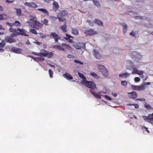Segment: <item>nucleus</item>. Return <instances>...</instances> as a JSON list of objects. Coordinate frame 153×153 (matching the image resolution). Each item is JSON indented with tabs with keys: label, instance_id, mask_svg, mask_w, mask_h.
Wrapping results in <instances>:
<instances>
[{
	"label": "nucleus",
	"instance_id": "2eb2a0df",
	"mask_svg": "<svg viewBox=\"0 0 153 153\" xmlns=\"http://www.w3.org/2000/svg\"><path fill=\"white\" fill-rule=\"evenodd\" d=\"M128 96L131 98L135 99L137 97V94L136 92L133 91L131 92L128 93Z\"/></svg>",
	"mask_w": 153,
	"mask_h": 153
},
{
	"label": "nucleus",
	"instance_id": "9b49d317",
	"mask_svg": "<svg viewBox=\"0 0 153 153\" xmlns=\"http://www.w3.org/2000/svg\"><path fill=\"white\" fill-rule=\"evenodd\" d=\"M75 47L78 49H80L81 48L84 49L85 48V44L82 42H79L75 46Z\"/></svg>",
	"mask_w": 153,
	"mask_h": 153
},
{
	"label": "nucleus",
	"instance_id": "09e8293b",
	"mask_svg": "<svg viewBox=\"0 0 153 153\" xmlns=\"http://www.w3.org/2000/svg\"><path fill=\"white\" fill-rule=\"evenodd\" d=\"M49 18L50 19H52V20L55 21L56 20V19H57V16L56 17L51 16H49Z\"/></svg>",
	"mask_w": 153,
	"mask_h": 153
},
{
	"label": "nucleus",
	"instance_id": "052dcab7",
	"mask_svg": "<svg viewBox=\"0 0 153 153\" xmlns=\"http://www.w3.org/2000/svg\"><path fill=\"white\" fill-rule=\"evenodd\" d=\"M66 37L67 38H68V39H69L70 38H72V36H71L70 35H69L68 34H67V33L66 34Z\"/></svg>",
	"mask_w": 153,
	"mask_h": 153
},
{
	"label": "nucleus",
	"instance_id": "c03bdc74",
	"mask_svg": "<svg viewBox=\"0 0 153 153\" xmlns=\"http://www.w3.org/2000/svg\"><path fill=\"white\" fill-rule=\"evenodd\" d=\"M48 72L49 74L50 77L51 78H52L53 74V71L51 69H49L48 70Z\"/></svg>",
	"mask_w": 153,
	"mask_h": 153
},
{
	"label": "nucleus",
	"instance_id": "4be33fe9",
	"mask_svg": "<svg viewBox=\"0 0 153 153\" xmlns=\"http://www.w3.org/2000/svg\"><path fill=\"white\" fill-rule=\"evenodd\" d=\"M67 25L66 23L64 25H61L60 27V28L61 29L63 32H65L67 31Z\"/></svg>",
	"mask_w": 153,
	"mask_h": 153
},
{
	"label": "nucleus",
	"instance_id": "f3484780",
	"mask_svg": "<svg viewBox=\"0 0 153 153\" xmlns=\"http://www.w3.org/2000/svg\"><path fill=\"white\" fill-rule=\"evenodd\" d=\"M62 76L68 80L72 79H73V77L68 73H65L64 74H63Z\"/></svg>",
	"mask_w": 153,
	"mask_h": 153
},
{
	"label": "nucleus",
	"instance_id": "cd10ccee",
	"mask_svg": "<svg viewBox=\"0 0 153 153\" xmlns=\"http://www.w3.org/2000/svg\"><path fill=\"white\" fill-rule=\"evenodd\" d=\"M38 10L46 14L47 15H48L49 14L48 12L45 9H44L43 8H40V9H38Z\"/></svg>",
	"mask_w": 153,
	"mask_h": 153
},
{
	"label": "nucleus",
	"instance_id": "20e7f679",
	"mask_svg": "<svg viewBox=\"0 0 153 153\" xmlns=\"http://www.w3.org/2000/svg\"><path fill=\"white\" fill-rule=\"evenodd\" d=\"M67 13L65 11H61L57 15V19L60 22H62L65 20V17L67 15Z\"/></svg>",
	"mask_w": 153,
	"mask_h": 153
},
{
	"label": "nucleus",
	"instance_id": "6e6d98bb",
	"mask_svg": "<svg viewBox=\"0 0 153 153\" xmlns=\"http://www.w3.org/2000/svg\"><path fill=\"white\" fill-rule=\"evenodd\" d=\"M142 72L140 73V74H138L140 76L141 78H142L144 77V75H143V73H144L143 71H142Z\"/></svg>",
	"mask_w": 153,
	"mask_h": 153
},
{
	"label": "nucleus",
	"instance_id": "2f4dec72",
	"mask_svg": "<svg viewBox=\"0 0 153 153\" xmlns=\"http://www.w3.org/2000/svg\"><path fill=\"white\" fill-rule=\"evenodd\" d=\"M97 67L100 72H101V71L103 70V69H104L105 68V67L104 65H97Z\"/></svg>",
	"mask_w": 153,
	"mask_h": 153
},
{
	"label": "nucleus",
	"instance_id": "5701e85b",
	"mask_svg": "<svg viewBox=\"0 0 153 153\" xmlns=\"http://www.w3.org/2000/svg\"><path fill=\"white\" fill-rule=\"evenodd\" d=\"M121 25L123 27V31L124 33H126L127 30V25L125 23H122Z\"/></svg>",
	"mask_w": 153,
	"mask_h": 153
},
{
	"label": "nucleus",
	"instance_id": "f704fd0d",
	"mask_svg": "<svg viewBox=\"0 0 153 153\" xmlns=\"http://www.w3.org/2000/svg\"><path fill=\"white\" fill-rule=\"evenodd\" d=\"M5 45V42L4 40H3L0 43V48H4Z\"/></svg>",
	"mask_w": 153,
	"mask_h": 153
},
{
	"label": "nucleus",
	"instance_id": "bb28decb",
	"mask_svg": "<svg viewBox=\"0 0 153 153\" xmlns=\"http://www.w3.org/2000/svg\"><path fill=\"white\" fill-rule=\"evenodd\" d=\"M32 53L33 54L36 55L37 56H43L44 57V56H45V53L43 52H41L39 53H37V52H32Z\"/></svg>",
	"mask_w": 153,
	"mask_h": 153
},
{
	"label": "nucleus",
	"instance_id": "603ef678",
	"mask_svg": "<svg viewBox=\"0 0 153 153\" xmlns=\"http://www.w3.org/2000/svg\"><path fill=\"white\" fill-rule=\"evenodd\" d=\"M135 82H139L140 80V79L139 77H136L134 79Z\"/></svg>",
	"mask_w": 153,
	"mask_h": 153
},
{
	"label": "nucleus",
	"instance_id": "ea45409f",
	"mask_svg": "<svg viewBox=\"0 0 153 153\" xmlns=\"http://www.w3.org/2000/svg\"><path fill=\"white\" fill-rule=\"evenodd\" d=\"M42 22L46 25H48V20L46 19H45L42 21Z\"/></svg>",
	"mask_w": 153,
	"mask_h": 153
},
{
	"label": "nucleus",
	"instance_id": "de8ad7c7",
	"mask_svg": "<svg viewBox=\"0 0 153 153\" xmlns=\"http://www.w3.org/2000/svg\"><path fill=\"white\" fill-rule=\"evenodd\" d=\"M146 26L148 28H153V24L151 23H149L147 24Z\"/></svg>",
	"mask_w": 153,
	"mask_h": 153
},
{
	"label": "nucleus",
	"instance_id": "c9c22d12",
	"mask_svg": "<svg viewBox=\"0 0 153 153\" xmlns=\"http://www.w3.org/2000/svg\"><path fill=\"white\" fill-rule=\"evenodd\" d=\"M16 10V13L17 15L19 16L21 15V10L20 9L15 8Z\"/></svg>",
	"mask_w": 153,
	"mask_h": 153
},
{
	"label": "nucleus",
	"instance_id": "c756f323",
	"mask_svg": "<svg viewBox=\"0 0 153 153\" xmlns=\"http://www.w3.org/2000/svg\"><path fill=\"white\" fill-rule=\"evenodd\" d=\"M72 33L75 35H77L78 34V30L74 28H72L71 29Z\"/></svg>",
	"mask_w": 153,
	"mask_h": 153
},
{
	"label": "nucleus",
	"instance_id": "5fc2aeb1",
	"mask_svg": "<svg viewBox=\"0 0 153 153\" xmlns=\"http://www.w3.org/2000/svg\"><path fill=\"white\" fill-rule=\"evenodd\" d=\"M74 61L76 63H79L80 64H81V65L83 64V63L82 62H80L79 61L77 60H75Z\"/></svg>",
	"mask_w": 153,
	"mask_h": 153
},
{
	"label": "nucleus",
	"instance_id": "37998d69",
	"mask_svg": "<svg viewBox=\"0 0 153 153\" xmlns=\"http://www.w3.org/2000/svg\"><path fill=\"white\" fill-rule=\"evenodd\" d=\"M14 25H15L16 26H20L21 24L20 22L18 21H16L14 23Z\"/></svg>",
	"mask_w": 153,
	"mask_h": 153
},
{
	"label": "nucleus",
	"instance_id": "0e129e2a",
	"mask_svg": "<svg viewBox=\"0 0 153 153\" xmlns=\"http://www.w3.org/2000/svg\"><path fill=\"white\" fill-rule=\"evenodd\" d=\"M137 100H140V101H145V99L144 98L138 99H137Z\"/></svg>",
	"mask_w": 153,
	"mask_h": 153
},
{
	"label": "nucleus",
	"instance_id": "4468645a",
	"mask_svg": "<svg viewBox=\"0 0 153 153\" xmlns=\"http://www.w3.org/2000/svg\"><path fill=\"white\" fill-rule=\"evenodd\" d=\"M24 5L25 6H27L30 7L36 8L37 7V5L33 2L30 3L26 2L25 3Z\"/></svg>",
	"mask_w": 153,
	"mask_h": 153
},
{
	"label": "nucleus",
	"instance_id": "79ce46f5",
	"mask_svg": "<svg viewBox=\"0 0 153 153\" xmlns=\"http://www.w3.org/2000/svg\"><path fill=\"white\" fill-rule=\"evenodd\" d=\"M9 31L11 32H17L18 31L17 28V29H13L12 28H10L9 29Z\"/></svg>",
	"mask_w": 153,
	"mask_h": 153
},
{
	"label": "nucleus",
	"instance_id": "338daca9",
	"mask_svg": "<svg viewBox=\"0 0 153 153\" xmlns=\"http://www.w3.org/2000/svg\"><path fill=\"white\" fill-rule=\"evenodd\" d=\"M13 0H6V1L8 3H11L13 1Z\"/></svg>",
	"mask_w": 153,
	"mask_h": 153
},
{
	"label": "nucleus",
	"instance_id": "dca6fc26",
	"mask_svg": "<svg viewBox=\"0 0 153 153\" xmlns=\"http://www.w3.org/2000/svg\"><path fill=\"white\" fill-rule=\"evenodd\" d=\"M126 66L128 69H130L133 67V64L130 60H128L126 62Z\"/></svg>",
	"mask_w": 153,
	"mask_h": 153
},
{
	"label": "nucleus",
	"instance_id": "c85d7f7f",
	"mask_svg": "<svg viewBox=\"0 0 153 153\" xmlns=\"http://www.w3.org/2000/svg\"><path fill=\"white\" fill-rule=\"evenodd\" d=\"M94 23L97 24L99 25H100L101 26H103V23L101 21L98 19H96L94 20Z\"/></svg>",
	"mask_w": 153,
	"mask_h": 153
},
{
	"label": "nucleus",
	"instance_id": "3c124183",
	"mask_svg": "<svg viewBox=\"0 0 153 153\" xmlns=\"http://www.w3.org/2000/svg\"><path fill=\"white\" fill-rule=\"evenodd\" d=\"M18 35V34H17V32H16L15 33H12L11 34L10 36H12V37L13 38V37L16 36H17Z\"/></svg>",
	"mask_w": 153,
	"mask_h": 153
},
{
	"label": "nucleus",
	"instance_id": "b1692460",
	"mask_svg": "<svg viewBox=\"0 0 153 153\" xmlns=\"http://www.w3.org/2000/svg\"><path fill=\"white\" fill-rule=\"evenodd\" d=\"M44 53L45 55L44 57L47 56L48 58L51 57L53 55V53L52 52H48L47 53Z\"/></svg>",
	"mask_w": 153,
	"mask_h": 153
},
{
	"label": "nucleus",
	"instance_id": "ddd939ff",
	"mask_svg": "<svg viewBox=\"0 0 153 153\" xmlns=\"http://www.w3.org/2000/svg\"><path fill=\"white\" fill-rule=\"evenodd\" d=\"M93 55L97 59H100L101 58V55L97 50L95 49L93 51Z\"/></svg>",
	"mask_w": 153,
	"mask_h": 153
},
{
	"label": "nucleus",
	"instance_id": "a18cd8bd",
	"mask_svg": "<svg viewBox=\"0 0 153 153\" xmlns=\"http://www.w3.org/2000/svg\"><path fill=\"white\" fill-rule=\"evenodd\" d=\"M121 84L122 85L126 86L127 84V82L126 81H121Z\"/></svg>",
	"mask_w": 153,
	"mask_h": 153
},
{
	"label": "nucleus",
	"instance_id": "1a4fd4ad",
	"mask_svg": "<svg viewBox=\"0 0 153 153\" xmlns=\"http://www.w3.org/2000/svg\"><path fill=\"white\" fill-rule=\"evenodd\" d=\"M17 30L19 32H17V34H18V35H21L22 36L23 35L27 37L29 36V35H28L26 34L27 31L25 29H22L18 28Z\"/></svg>",
	"mask_w": 153,
	"mask_h": 153
},
{
	"label": "nucleus",
	"instance_id": "aec40b11",
	"mask_svg": "<svg viewBox=\"0 0 153 153\" xmlns=\"http://www.w3.org/2000/svg\"><path fill=\"white\" fill-rule=\"evenodd\" d=\"M53 9L55 11H56L57 9L59 7V6L58 3L55 1L53 3Z\"/></svg>",
	"mask_w": 153,
	"mask_h": 153
},
{
	"label": "nucleus",
	"instance_id": "473e14b6",
	"mask_svg": "<svg viewBox=\"0 0 153 153\" xmlns=\"http://www.w3.org/2000/svg\"><path fill=\"white\" fill-rule=\"evenodd\" d=\"M61 46L63 48H64L68 49H70L71 48V47L70 46L65 44H61Z\"/></svg>",
	"mask_w": 153,
	"mask_h": 153
},
{
	"label": "nucleus",
	"instance_id": "6ab92c4d",
	"mask_svg": "<svg viewBox=\"0 0 153 153\" xmlns=\"http://www.w3.org/2000/svg\"><path fill=\"white\" fill-rule=\"evenodd\" d=\"M130 75V74L127 72H125L123 73L119 74V76L123 78H126Z\"/></svg>",
	"mask_w": 153,
	"mask_h": 153
},
{
	"label": "nucleus",
	"instance_id": "a19ab883",
	"mask_svg": "<svg viewBox=\"0 0 153 153\" xmlns=\"http://www.w3.org/2000/svg\"><path fill=\"white\" fill-rule=\"evenodd\" d=\"M45 60V58H42L41 57H38L36 59V62L39 61H43Z\"/></svg>",
	"mask_w": 153,
	"mask_h": 153
},
{
	"label": "nucleus",
	"instance_id": "a211bd4d",
	"mask_svg": "<svg viewBox=\"0 0 153 153\" xmlns=\"http://www.w3.org/2000/svg\"><path fill=\"white\" fill-rule=\"evenodd\" d=\"M133 71L132 72V74H140L142 72V71L138 70L136 67L135 66L133 67Z\"/></svg>",
	"mask_w": 153,
	"mask_h": 153
},
{
	"label": "nucleus",
	"instance_id": "39448f33",
	"mask_svg": "<svg viewBox=\"0 0 153 153\" xmlns=\"http://www.w3.org/2000/svg\"><path fill=\"white\" fill-rule=\"evenodd\" d=\"M143 117L145 121L153 124V113L149 114L148 116H143Z\"/></svg>",
	"mask_w": 153,
	"mask_h": 153
},
{
	"label": "nucleus",
	"instance_id": "e433bc0d",
	"mask_svg": "<svg viewBox=\"0 0 153 153\" xmlns=\"http://www.w3.org/2000/svg\"><path fill=\"white\" fill-rule=\"evenodd\" d=\"M90 74L93 76L95 78L98 79L99 78V76H98L94 72H91L90 73Z\"/></svg>",
	"mask_w": 153,
	"mask_h": 153
},
{
	"label": "nucleus",
	"instance_id": "a878e982",
	"mask_svg": "<svg viewBox=\"0 0 153 153\" xmlns=\"http://www.w3.org/2000/svg\"><path fill=\"white\" fill-rule=\"evenodd\" d=\"M53 48H57L61 51H64L65 50L62 46H59L58 45H54L53 46Z\"/></svg>",
	"mask_w": 153,
	"mask_h": 153
},
{
	"label": "nucleus",
	"instance_id": "49530a36",
	"mask_svg": "<svg viewBox=\"0 0 153 153\" xmlns=\"http://www.w3.org/2000/svg\"><path fill=\"white\" fill-rule=\"evenodd\" d=\"M40 37L42 38H45L46 37V35L42 33H39Z\"/></svg>",
	"mask_w": 153,
	"mask_h": 153
},
{
	"label": "nucleus",
	"instance_id": "7c9ffc66",
	"mask_svg": "<svg viewBox=\"0 0 153 153\" xmlns=\"http://www.w3.org/2000/svg\"><path fill=\"white\" fill-rule=\"evenodd\" d=\"M7 18V15L5 14H0V20H4Z\"/></svg>",
	"mask_w": 153,
	"mask_h": 153
},
{
	"label": "nucleus",
	"instance_id": "e2e57ef3",
	"mask_svg": "<svg viewBox=\"0 0 153 153\" xmlns=\"http://www.w3.org/2000/svg\"><path fill=\"white\" fill-rule=\"evenodd\" d=\"M135 18L136 19H141L143 18L141 16H136L135 17Z\"/></svg>",
	"mask_w": 153,
	"mask_h": 153
},
{
	"label": "nucleus",
	"instance_id": "58836bf2",
	"mask_svg": "<svg viewBox=\"0 0 153 153\" xmlns=\"http://www.w3.org/2000/svg\"><path fill=\"white\" fill-rule=\"evenodd\" d=\"M29 31L30 32L36 35L37 34L36 31L35 29H29Z\"/></svg>",
	"mask_w": 153,
	"mask_h": 153
},
{
	"label": "nucleus",
	"instance_id": "f257e3e1",
	"mask_svg": "<svg viewBox=\"0 0 153 153\" xmlns=\"http://www.w3.org/2000/svg\"><path fill=\"white\" fill-rule=\"evenodd\" d=\"M81 83L82 84H84L85 85L91 89L89 90V91L95 97L99 99L101 98V97L100 95L93 91L97 89L96 85L93 82L88 81L86 80H83L81 81Z\"/></svg>",
	"mask_w": 153,
	"mask_h": 153
},
{
	"label": "nucleus",
	"instance_id": "864d4df0",
	"mask_svg": "<svg viewBox=\"0 0 153 153\" xmlns=\"http://www.w3.org/2000/svg\"><path fill=\"white\" fill-rule=\"evenodd\" d=\"M6 24L9 25L11 27H12L13 25H14V24L13 23H10L9 22H6Z\"/></svg>",
	"mask_w": 153,
	"mask_h": 153
},
{
	"label": "nucleus",
	"instance_id": "13d9d810",
	"mask_svg": "<svg viewBox=\"0 0 153 153\" xmlns=\"http://www.w3.org/2000/svg\"><path fill=\"white\" fill-rule=\"evenodd\" d=\"M142 128L143 129L144 128L145 129V130L148 133L149 132V131L148 130V128L146 127L145 126H142Z\"/></svg>",
	"mask_w": 153,
	"mask_h": 153
},
{
	"label": "nucleus",
	"instance_id": "423d86ee",
	"mask_svg": "<svg viewBox=\"0 0 153 153\" xmlns=\"http://www.w3.org/2000/svg\"><path fill=\"white\" fill-rule=\"evenodd\" d=\"M132 57L134 60L137 62L139 59H141L142 56L139 53L134 52L132 53Z\"/></svg>",
	"mask_w": 153,
	"mask_h": 153
},
{
	"label": "nucleus",
	"instance_id": "72a5a7b5",
	"mask_svg": "<svg viewBox=\"0 0 153 153\" xmlns=\"http://www.w3.org/2000/svg\"><path fill=\"white\" fill-rule=\"evenodd\" d=\"M93 2L94 3V4L96 5L97 7H100V4L98 1L96 0H93Z\"/></svg>",
	"mask_w": 153,
	"mask_h": 153
},
{
	"label": "nucleus",
	"instance_id": "9d476101",
	"mask_svg": "<svg viewBox=\"0 0 153 153\" xmlns=\"http://www.w3.org/2000/svg\"><path fill=\"white\" fill-rule=\"evenodd\" d=\"M50 36L52 37L55 42H57L58 40L61 38L55 32L51 33Z\"/></svg>",
	"mask_w": 153,
	"mask_h": 153
},
{
	"label": "nucleus",
	"instance_id": "69168bd1",
	"mask_svg": "<svg viewBox=\"0 0 153 153\" xmlns=\"http://www.w3.org/2000/svg\"><path fill=\"white\" fill-rule=\"evenodd\" d=\"M0 29L4 30L5 29L4 27L2 25H0Z\"/></svg>",
	"mask_w": 153,
	"mask_h": 153
},
{
	"label": "nucleus",
	"instance_id": "bf43d9fd",
	"mask_svg": "<svg viewBox=\"0 0 153 153\" xmlns=\"http://www.w3.org/2000/svg\"><path fill=\"white\" fill-rule=\"evenodd\" d=\"M134 106V107L135 108H139V106L138 104H132Z\"/></svg>",
	"mask_w": 153,
	"mask_h": 153
},
{
	"label": "nucleus",
	"instance_id": "0eeeda50",
	"mask_svg": "<svg viewBox=\"0 0 153 153\" xmlns=\"http://www.w3.org/2000/svg\"><path fill=\"white\" fill-rule=\"evenodd\" d=\"M84 33L87 35H88L90 36H92L96 34L97 32L93 29L90 28L85 30L84 31Z\"/></svg>",
	"mask_w": 153,
	"mask_h": 153
},
{
	"label": "nucleus",
	"instance_id": "8fccbe9b",
	"mask_svg": "<svg viewBox=\"0 0 153 153\" xmlns=\"http://www.w3.org/2000/svg\"><path fill=\"white\" fill-rule=\"evenodd\" d=\"M64 39H65L68 40V41L70 43H72L73 42V41L72 39H68L67 37H64Z\"/></svg>",
	"mask_w": 153,
	"mask_h": 153
},
{
	"label": "nucleus",
	"instance_id": "7ed1b4c3",
	"mask_svg": "<svg viewBox=\"0 0 153 153\" xmlns=\"http://www.w3.org/2000/svg\"><path fill=\"white\" fill-rule=\"evenodd\" d=\"M150 84V82H143L140 85L136 86L131 85V86L132 89L134 90L141 91L143 90L146 88L147 85H149Z\"/></svg>",
	"mask_w": 153,
	"mask_h": 153
},
{
	"label": "nucleus",
	"instance_id": "680f3d73",
	"mask_svg": "<svg viewBox=\"0 0 153 153\" xmlns=\"http://www.w3.org/2000/svg\"><path fill=\"white\" fill-rule=\"evenodd\" d=\"M94 22L93 21H91V22H90V23L89 24V25L91 26H93L94 25Z\"/></svg>",
	"mask_w": 153,
	"mask_h": 153
},
{
	"label": "nucleus",
	"instance_id": "4c0bfd02",
	"mask_svg": "<svg viewBox=\"0 0 153 153\" xmlns=\"http://www.w3.org/2000/svg\"><path fill=\"white\" fill-rule=\"evenodd\" d=\"M78 75L82 79H83V80H86V78L85 76H84V75L81 74V73H80L79 72H78Z\"/></svg>",
	"mask_w": 153,
	"mask_h": 153
},
{
	"label": "nucleus",
	"instance_id": "393cba45",
	"mask_svg": "<svg viewBox=\"0 0 153 153\" xmlns=\"http://www.w3.org/2000/svg\"><path fill=\"white\" fill-rule=\"evenodd\" d=\"M144 106L148 110H153V108L149 104L147 103L146 102H145Z\"/></svg>",
	"mask_w": 153,
	"mask_h": 153
},
{
	"label": "nucleus",
	"instance_id": "f03ea898",
	"mask_svg": "<svg viewBox=\"0 0 153 153\" xmlns=\"http://www.w3.org/2000/svg\"><path fill=\"white\" fill-rule=\"evenodd\" d=\"M27 23L29 26L32 28L38 29L39 27H42L43 26V25L36 20H34L33 22L27 21Z\"/></svg>",
	"mask_w": 153,
	"mask_h": 153
},
{
	"label": "nucleus",
	"instance_id": "412c9836",
	"mask_svg": "<svg viewBox=\"0 0 153 153\" xmlns=\"http://www.w3.org/2000/svg\"><path fill=\"white\" fill-rule=\"evenodd\" d=\"M104 76L107 77L109 74V72L106 68H105L103 70H102L101 72Z\"/></svg>",
	"mask_w": 153,
	"mask_h": 153
},
{
	"label": "nucleus",
	"instance_id": "6e6552de",
	"mask_svg": "<svg viewBox=\"0 0 153 153\" xmlns=\"http://www.w3.org/2000/svg\"><path fill=\"white\" fill-rule=\"evenodd\" d=\"M4 39L6 42L10 43L15 42L16 41V40L15 39L10 36H6L5 37Z\"/></svg>",
	"mask_w": 153,
	"mask_h": 153
},
{
	"label": "nucleus",
	"instance_id": "4d7b16f0",
	"mask_svg": "<svg viewBox=\"0 0 153 153\" xmlns=\"http://www.w3.org/2000/svg\"><path fill=\"white\" fill-rule=\"evenodd\" d=\"M104 97L106 99H108V100H112L111 98L107 95H105Z\"/></svg>",
	"mask_w": 153,
	"mask_h": 153
},
{
	"label": "nucleus",
	"instance_id": "f8f14e48",
	"mask_svg": "<svg viewBox=\"0 0 153 153\" xmlns=\"http://www.w3.org/2000/svg\"><path fill=\"white\" fill-rule=\"evenodd\" d=\"M11 51L13 52L18 54L22 53L23 50L22 49L16 48H12L11 49Z\"/></svg>",
	"mask_w": 153,
	"mask_h": 153
},
{
	"label": "nucleus",
	"instance_id": "774afa93",
	"mask_svg": "<svg viewBox=\"0 0 153 153\" xmlns=\"http://www.w3.org/2000/svg\"><path fill=\"white\" fill-rule=\"evenodd\" d=\"M112 95L114 97H116L117 96V94L116 93H112Z\"/></svg>",
	"mask_w": 153,
	"mask_h": 153
}]
</instances>
